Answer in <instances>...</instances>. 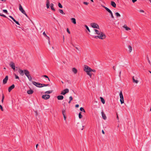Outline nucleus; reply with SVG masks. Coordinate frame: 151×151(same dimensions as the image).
I'll use <instances>...</instances> for the list:
<instances>
[{
    "label": "nucleus",
    "mask_w": 151,
    "mask_h": 151,
    "mask_svg": "<svg viewBox=\"0 0 151 151\" xmlns=\"http://www.w3.org/2000/svg\"><path fill=\"white\" fill-rule=\"evenodd\" d=\"M95 31L96 32V34L98 35L101 34L100 36H95L94 38L96 39L99 38L100 39H103L106 38V35H105L101 31H99L96 29H94Z\"/></svg>",
    "instance_id": "obj_1"
},
{
    "label": "nucleus",
    "mask_w": 151,
    "mask_h": 151,
    "mask_svg": "<svg viewBox=\"0 0 151 151\" xmlns=\"http://www.w3.org/2000/svg\"><path fill=\"white\" fill-rule=\"evenodd\" d=\"M91 70V68L87 65H84V70L86 73L89 76L90 78H91L92 76V74L90 73Z\"/></svg>",
    "instance_id": "obj_2"
},
{
    "label": "nucleus",
    "mask_w": 151,
    "mask_h": 151,
    "mask_svg": "<svg viewBox=\"0 0 151 151\" xmlns=\"http://www.w3.org/2000/svg\"><path fill=\"white\" fill-rule=\"evenodd\" d=\"M24 73L27 77L29 81H32V78L29 74V71L27 70H24Z\"/></svg>",
    "instance_id": "obj_3"
},
{
    "label": "nucleus",
    "mask_w": 151,
    "mask_h": 151,
    "mask_svg": "<svg viewBox=\"0 0 151 151\" xmlns=\"http://www.w3.org/2000/svg\"><path fill=\"white\" fill-rule=\"evenodd\" d=\"M102 6L105 9L108 11L109 13L111 15V17L112 18L114 19V16L113 15V13H112V12L107 7L104 6Z\"/></svg>",
    "instance_id": "obj_4"
},
{
    "label": "nucleus",
    "mask_w": 151,
    "mask_h": 151,
    "mask_svg": "<svg viewBox=\"0 0 151 151\" xmlns=\"http://www.w3.org/2000/svg\"><path fill=\"white\" fill-rule=\"evenodd\" d=\"M32 83L33 85L35 86H37V87H39V88H41V87H42V86H41L42 85V84H41V83H40L38 82H36L35 81H32Z\"/></svg>",
    "instance_id": "obj_5"
},
{
    "label": "nucleus",
    "mask_w": 151,
    "mask_h": 151,
    "mask_svg": "<svg viewBox=\"0 0 151 151\" xmlns=\"http://www.w3.org/2000/svg\"><path fill=\"white\" fill-rule=\"evenodd\" d=\"M91 26L93 28L99 29V25L95 23H92L91 24Z\"/></svg>",
    "instance_id": "obj_6"
},
{
    "label": "nucleus",
    "mask_w": 151,
    "mask_h": 151,
    "mask_svg": "<svg viewBox=\"0 0 151 151\" xmlns=\"http://www.w3.org/2000/svg\"><path fill=\"white\" fill-rule=\"evenodd\" d=\"M69 90L68 88H66L62 91L60 94L63 95H65V94L69 92Z\"/></svg>",
    "instance_id": "obj_7"
},
{
    "label": "nucleus",
    "mask_w": 151,
    "mask_h": 151,
    "mask_svg": "<svg viewBox=\"0 0 151 151\" xmlns=\"http://www.w3.org/2000/svg\"><path fill=\"white\" fill-rule=\"evenodd\" d=\"M9 65L11 68L14 70H15V67L14 63L13 62H11L9 64Z\"/></svg>",
    "instance_id": "obj_8"
},
{
    "label": "nucleus",
    "mask_w": 151,
    "mask_h": 151,
    "mask_svg": "<svg viewBox=\"0 0 151 151\" xmlns=\"http://www.w3.org/2000/svg\"><path fill=\"white\" fill-rule=\"evenodd\" d=\"M50 97V96L49 95H43L42 96V98L44 99H49Z\"/></svg>",
    "instance_id": "obj_9"
},
{
    "label": "nucleus",
    "mask_w": 151,
    "mask_h": 151,
    "mask_svg": "<svg viewBox=\"0 0 151 151\" xmlns=\"http://www.w3.org/2000/svg\"><path fill=\"white\" fill-rule=\"evenodd\" d=\"M8 79V76H6L5 78H4L3 80V83L4 84H5L6 83Z\"/></svg>",
    "instance_id": "obj_10"
},
{
    "label": "nucleus",
    "mask_w": 151,
    "mask_h": 151,
    "mask_svg": "<svg viewBox=\"0 0 151 151\" xmlns=\"http://www.w3.org/2000/svg\"><path fill=\"white\" fill-rule=\"evenodd\" d=\"M19 10L22 12L23 14L25 13V12L23 9L22 6L20 4L19 5Z\"/></svg>",
    "instance_id": "obj_11"
},
{
    "label": "nucleus",
    "mask_w": 151,
    "mask_h": 151,
    "mask_svg": "<svg viewBox=\"0 0 151 151\" xmlns=\"http://www.w3.org/2000/svg\"><path fill=\"white\" fill-rule=\"evenodd\" d=\"M15 87V86L14 84H13L10 86L8 88V91L9 92H10Z\"/></svg>",
    "instance_id": "obj_12"
},
{
    "label": "nucleus",
    "mask_w": 151,
    "mask_h": 151,
    "mask_svg": "<svg viewBox=\"0 0 151 151\" xmlns=\"http://www.w3.org/2000/svg\"><path fill=\"white\" fill-rule=\"evenodd\" d=\"M19 72L20 75L22 76H23L24 75V70H22L21 69H19Z\"/></svg>",
    "instance_id": "obj_13"
},
{
    "label": "nucleus",
    "mask_w": 151,
    "mask_h": 151,
    "mask_svg": "<svg viewBox=\"0 0 151 151\" xmlns=\"http://www.w3.org/2000/svg\"><path fill=\"white\" fill-rule=\"evenodd\" d=\"M57 98L58 100H62L63 99V96L62 95H59L57 96Z\"/></svg>",
    "instance_id": "obj_14"
},
{
    "label": "nucleus",
    "mask_w": 151,
    "mask_h": 151,
    "mask_svg": "<svg viewBox=\"0 0 151 151\" xmlns=\"http://www.w3.org/2000/svg\"><path fill=\"white\" fill-rule=\"evenodd\" d=\"M101 114L102 116L103 119L104 120H106V117L103 111L101 112Z\"/></svg>",
    "instance_id": "obj_15"
},
{
    "label": "nucleus",
    "mask_w": 151,
    "mask_h": 151,
    "mask_svg": "<svg viewBox=\"0 0 151 151\" xmlns=\"http://www.w3.org/2000/svg\"><path fill=\"white\" fill-rule=\"evenodd\" d=\"M123 27L126 30H130V29L129 27H127L126 24H124L123 26Z\"/></svg>",
    "instance_id": "obj_16"
},
{
    "label": "nucleus",
    "mask_w": 151,
    "mask_h": 151,
    "mask_svg": "<svg viewBox=\"0 0 151 151\" xmlns=\"http://www.w3.org/2000/svg\"><path fill=\"white\" fill-rule=\"evenodd\" d=\"M50 8L53 11H55V9L54 7V4L52 3L50 4Z\"/></svg>",
    "instance_id": "obj_17"
},
{
    "label": "nucleus",
    "mask_w": 151,
    "mask_h": 151,
    "mask_svg": "<svg viewBox=\"0 0 151 151\" xmlns=\"http://www.w3.org/2000/svg\"><path fill=\"white\" fill-rule=\"evenodd\" d=\"M46 7L47 9L49 8L50 7V2L49 1V0H47L46 1Z\"/></svg>",
    "instance_id": "obj_18"
},
{
    "label": "nucleus",
    "mask_w": 151,
    "mask_h": 151,
    "mask_svg": "<svg viewBox=\"0 0 151 151\" xmlns=\"http://www.w3.org/2000/svg\"><path fill=\"white\" fill-rule=\"evenodd\" d=\"M33 92V91L32 89L28 90L27 91V93L29 94H31Z\"/></svg>",
    "instance_id": "obj_19"
},
{
    "label": "nucleus",
    "mask_w": 151,
    "mask_h": 151,
    "mask_svg": "<svg viewBox=\"0 0 151 151\" xmlns=\"http://www.w3.org/2000/svg\"><path fill=\"white\" fill-rule=\"evenodd\" d=\"M71 22L74 24H76V19L74 18H73L71 19Z\"/></svg>",
    "instance_id": "obj_20"
},
{
    "label": "nucleus",
    "mask_w": 151,
    "mask_h": 151,
    "mask_svg": "<svg viewBox=\"0 0 151 151\" xmlns=\"http://www.w3.org/2000/svg\"><path fill=\"white\" fill-rule=\"evenodd\" d=\"M77 70L75 68H73L72 71L74 74H76L77 72Z\"/></svg>",
    "instance_id": "obj_21"
},
{
    "label": "nucleus",
    "mask_w": 151,
    "mask_h": 151,
    "mask_svg": "<svg viewBox=\"0 0 151 151\" xmlns=\"http://www.w3.org/2000/svg\"><path fill=\"white\" fill-rule=\"evenodd\" d=\"M111 4L113 7H116V4L115 3L114 1H112L111 2Z\"/></svg>",
    "instance_id": "obj_22"
},
{
    "label": "nucleus",
    "mask_w": 151,
    "mask_h": 151,
    "mask_svg": "<svg viewBox=\"0 0 151 151\" xmlns=\"http://www.w3.org/2000/svg\"><path fill=\"white\" fill-rule=\"evenodd\" d=\"M128 49H129V50H128L129 52H131L132 50V47L130 45H129L128 47Z\"/></svg>",
    "instance_id": "obj_23"
},
{
    "label": "nucleus",
    "mask_w": 151,
    "mask_h": 151,
    "mask_svg": "<svg viewBox=\"0 0 151 151\" xmlns=\"http://www.w3.org/2000/svg\"><path fill=\"white\" fill-rule=\"evenodd\" d=\"M132 80H133V81L134 83H138V81L137 80H136L134 79V76H133L132 77Z\"/></svg>",
    "instance_id": "obj_24"
},
{
    "label": "nucleus",
    "mask_w": 151,
    "mask_h": 151,
    "mask_svg": "<svg viewBox=\"0 0 151 151\" xmlns=\"http://www.w3.org/2000/svg\"><path fill=\"white\" fill-rule=\"evenodd\" d=\"M115 15L117 17H120V14L118 12H116L115 13Z\"/></svg>",
    "instance_id": "obj_25"
},
{
    "label": "nucleus",
    "mask_w": 151,
    "mask_h": 151,
    "mask_svg": "<svg viewBox=\"0 0 151 151\" xmlns=\"http://www.w3.org/2000/svg\"><path fill=\"white\" fill-rule=\"evenodd\" d=\"M82 112H80L78 114V117L79 119H81L82 118L83 116L81 115Z\"/></svg>",
    "instance_id": "obj_26"
},
{
    "label": "nucleus",
    "mask_w": 151,
    "mask_h": 151,
    "mask_svg": "<svg viewBox=\"0 0 151 151\" xmlns=\"http://www.w3.org/2000/svg\"><path fill=\"white\" fill-rule=\"evenodd\" d=\"M100 99H101V102H102V103L103 104H104L105 102V101H104V99L102 97H100Z\"/></svg>",
    "instance_id": "obj_27"
},
{
    "label": "nucleus",
    "mask_w": 151,
    "mask_h": 151,
    "mask_svg": "<svg viewBox=\"0 0 151 151\" xmlns=\"http://www.w3.org/2000/svg\"><path fill=\"white\" fill-rule=\"evenodd\" d=\"M119 96L120 99L121 98H123V96L122 91L119 93Z\"/></svg>",
    "instance_id": "obj_28"
},
{
    "label": "nucleus",
    "mask_w": 151,
    "mask_h": 151,
    "mask_svg": "<svg viewBox=\"0 0 151 151\" xmlns=\"http://www.w3.org/2000/svg\"><path fill=\"white\" fill-rule=\"evenodd\" d=\"M59 11L60 12V13L62 14H65V13L63 12V11L62 10L60 9H59Z\"/></svg>",
    "instance_id": "obj_29"
},
{
    "label": "nucleus",
    "mask_w": 151,
    "mask_h": 151,
    "mask_svg": "<svg viewBox=\"0 0 151 151\" xmlns=\"http://www.w3.org/2000/svg\"><path fill=\"white\" fill-rule=\"evenodd\" d=\"M120 101L121 104H122L124 103V99L123 98H121L120 99Z\"/></svg>",
    "instance_id": "obj_30"
},
{
    "label": "nucleus",
    "mask_w": 151,
    "mask_h": 151,
    "mask_svg": "<svg viewBox=\"0 0 151 151\" xmlns=\"http://www.w3.org/2000/svg\"><path fill=\"white\" fill-rule=\"evenodd\" d=\"M80 110L81 111H82L83 112H85V110L84 109H83V107H81L80 108Z\"/></svg>",
    "instance_id": "obj_31"
},
{
    "label": "nucleus",
    "mask_w": 151,
    "mask_h": 151,
    "mask_svg": "<svg viewBox=\"0 0 151 151\" xmlns=\"http://www.w3.org/2000/svg\"><path fill=\"white\" fill-rule=\"evenodd\" d=\"M42 77H44L45 78H47L48 79V80L49 81H50V80L47 76L45 75H43L42 76Z\"/></svg>",
    "instance_id": "obj_32"
},
{
    "label": "nucleus",
    "mask_w": 151,
    "mask_h": 151,
    "mask_svg": "<svg viewBox=\"0 0 151 151\" xmlns=\"http://www.w3.org/2000/svg\"><path fill=\"white\" fill-rule=\"evenodd\" d=\"M85 27L86 28V29L88 30V31L89 32H90V29H89L88 27L86 25H85Z\"/></svg>",
    "instance_id": "obj_33"
},
{
    "label": "nucleus",
    "mask_w": 151,
    "mask_h": 151,
    "mask_svg": "<svg viewBox=\"0 0 151 151\" xmlns=\"http://www.w3.org/2000/svg\"><path fill=\"white\" fill-rule=\"evenodd\" d=\"M58 6L60 8H63L62 5L60 3H58Z\"/></svg>",
    "instance_id": "obj_34"
},
{
    "label": "nucleus",
    "mask_w": 151,
    "mask_h": 151,
    "mask_svg": "<svg viewBox=\"0 0 151 151\" xmlns=\"http://www.w3.org/2000/svg\"><path fill=\"white\" fill-rule=\"evenodd\" d=\"M52 92V91H48L45 92V93L47 94L50 93Z\"/></svg>",
    "instance_id": "obj_35"
},
{
    "label": "nucleus",
    "mask_w": 151,
    "mask_h": 151,
    "mask_svg": "<svg viewBox=\"0 0 151 151\" xmlns=\"http://www.w3.org/2000/svg\"><path fill=\"white\" fill-rule=\"evenodd\" d=\"M46 37V39H47L48 41L49 44H50V37H49L47 36Z\"/></svg>",
    "instance_id": "obj_36"
},
{
    "label": "nucleus",
    "mask_w": 151,
    "mask_h": 151,
    "mask_svg": "<svg viewBox=\"0 0 151 151\" xmlns=\"http://www.w3.org/2000/svg\"><path fill=\"white\" fill-rule=\"evenodd\" d=\"M49 84H42V85L41 86H42V87L44 86H49Z\"/></svg>",
    "instance_id": "obj_37"
},
{
    "label": "nucleus",
    "mask_w": 151,
    "mask_h": 151,
    "mask_svg": "<svg viewBox=\"0 0 151 151\" xmlns=\"http://www.w3.org/2000/svg\"><path fill=\"white\" fill-rule=\"evenodd\" d=\"M65 110L64 109H63L62 110V112L63 115H65Z\"/></svg>",
    "instance_id": "obj_38"
},
{
    "label": "nucleus",
    "mask_w": 151,
    "mask_h": 151,
    "mask_svg": "<svg viewBox=\"0 0 151 151\" xmlns=\"http://www.w3.org/2000/svg\"><path fill=\"white\" fill-rule=\"evenodd\" d=\"M18 25H20V24H19V23L18 22L16 21L15 20L14 21Z\"/></svg>",
    "instance_id": "obj_39"
},
{
    "label": "nucleus",
    "mask_w": 151,
    "mask_h": 151,
    "mask_svg": "<svg viewBox=\"0 0 151 151\" xmlns=\"http://www.w3.org/2000/svg\"><path fill=\"white\" fill-rule=\"evenodd\" d=\"M3 12L6 13V14L8 13V12L6 9H4L3 10Z\"/></svg>",
    "instance_id": "obj_40"
},
{
    "label": "nucleus",
    "mask_w": 151,
    "mask_h": 151,
    "mask_svg": "<svg viewBox=\"0 0 151 151\" xmlns=\"http://www.w3.org/2000/svg\"><path fill=\"white\" fill-rule=\"evenodd\" d=\"M14 76L16 79H18L19 80V77L17 75L15 74Z\"/></svg>",
    "instance_id": "obj_41"
},
{
    "label": "nucleus",
    "mask_w": 151,
    "mask_h": 151,
    "mask_svg": "<svg viewBox=\"0 0 151 151\" xmlns=\"http://www.w3.org/2000/svg\"><path fill=\"white\" fill-rule=\"evenodd\" d=\"M9 17L12 19L13 21H14L15 20L12 16H11L9 15Z\"/></svg>",
    "instance_id": "obj_42"
},
{
    "label": "nucleus",
    "mask_w": 151,
    "mask_h": 151,
    "mask_svg": "<svg viewBox=\"0 0 151 151\" xmlns=\"http://www.w3.org/2000/svg\"><path fill=\"white\" fill-rule=\"evenodd\" d=\"M72 45L74 47H75V48L78 51H79V48L77 47H75L73 44Z\"/></svg>",
    "instance_id": "obj_43"
},
{
    "label": "nucleus",
    "mask_w": 151,
    "mask_h": 151,
    "mask_svg": "<svg viewBox=\"0 0 151 151\" xmlns=\"http://www.w3.org/2000/svg\"><path fill=\"white\" fill-rule=\"evenodd\" d=\"M0 109L2 111H3V109L2 106L0 104Z\"/></svg>",
    "instance_id": "obj_44"
},
{
    "label": "nucleus",
    "mask_w": 151,
    "mask_h": 151,
    "mask_svg": "<svg viewBox=\"0 0 151 151\" xmlns=\"http://www.w3.org/2000/svg\"><path fill=\"white\" fill-rule=\"evenodd\" d=\"M69 100H70V101H71L73 100V98H72V96H70L69 97Z\"/></svg>",
    "instance_id": "obj_45"
},
{
    "label": "nucleus",
    "mask_w": 151,
    "mask_h": 151,
    "mask_svg": "<svg viewBox=\"0 0 151 151\" xmlns=\"http://www.w3.org/2000/svg\"><path fill=\"white\" fill-rule=\"evenodd\" d=\"M43 35L46 37L47 36V35H46V33H45V32H44L43 33Z\"/></svg>",
    "instance_id": "obj_46"
},
{
    "label": "nucleus",
    "mask_w": 151,
    "mask_h": 151,
    "mask_svg": "<svg viewBox=\"0 0 151 151\" xmlns=\"http://www.w3.org/2000/svg\"><path fill=\"white\" fill-rule=\"evenodd\" d=\"M67 32H68V33L69 34H70V31H69V29L68 28H67Z\"/></svg>",
    "instance_id": "obj_47"
},
{
    "label": "nucleus",
    "mask_w": 151,
    "mask_h": 151,
    "mask_svg": "<svg viewBox=\"0 0 151 151\" xmlns=\"http://www.w3.org/2000/svg\"><path fill=\"white\" fill-rule=\"evenodd\" d=\"M83 4L86 5H88V3L86 2H84L83 3Z\"/></svg>",
    "instance_id": "obj_48"
},
{
    "label": "nucleus",
    "mask_w": 151,
    "mask_h": 151,
    "mask_svg": "<svg viewBox=\"0 0 151 151\" xmlns=\"http://www.w3.org/2000/svg\"><path fill=\"white\" fill-rule=\"evenodd\" d=\"M139 12H143L144 13V11L143 10H140L139 11Z\"/></svg>",
    "instance_id": "obj_49"
},
{
    "label": "nucleus",
    "mask_w": 151,
    "mask_h": 151,
    "mask_svg": "<svg viewBox=\"0 0 151 151\" xmlns=\"http://www.w3.org/2000/svg\"><path fill=\"white\" fill-rule=\"evenodd\" d=\"M1 16H2L5 18H7L6 17L5 15L3 14H2V15H1Z\"/></svg>",
    "instance_id": "obj_50"
},
{
    "label": "nucleus",
    "mask_w": 151,
    "mask_h": 151,
    "mask_svg": "<svg viewBox=\"0 0 151 151\" xmlns=\"http://www.w3.org/2000/svg\"><path fill=\"white\" fill-rule=\"evenodd\" d=\"M147 60L148 61V63H149L150 64V60L149 59V58H147Z\"/></svg>",
    "instance_id": "obj_51"
},
{
    "label": "nucleus",
    "mask_w": 151,
    "mask_h": 151,
    "mask_svg": "<svg viewBox=\"0 0 151 151\" xmlns=\"http://www.w3.org/2000/svg\"><path fill=\"white\" fill-rule=\"evenodd\" d=\"M91 71H92L93 72H96V70L94 69H91Z\"/></svg>",
    "instance_id": "obj_52"
},
{
    "label": "nucleus",
    "mask_w": 151,
    "mask_h": 151,
    "mask_svg": "<svg viewBox=\"0 0 151 151\" xmlns=\"http://www.w3.org/2000/svg\"><path fill=\"white\" fill-rule=\"evenodd\" d=\"M137 1V0H132V2H133V3H134L136 1Z\"/></svg>",
    "instance_id": "obj_53"
},
{
    "label": "nucleus",
    "mask_w": 151,
    "mask_h": 151,
    "mask_svg": "<svg viewBox=\"0 0 151 151\" xmlns=\"http://www.w3.org/2000/svg\"><path fill=\"white\" fill-rule=\"evenodd\" d=\"M79 106V105L78 104H76L75 106V107L76 108L78 107Z\"/></svg>",
    "instance_id": "obj_54"
},
{
    "label": "nucleus",
    "mask_w": 151,
    "mask_h": 151,
    "mask_svg": "<svg viewBox=\"0 0 151 151\" xmlns=\"http://www.w3.org/2000/svg\"><path fill=\"white\" fill-rule=\"evenodd\" d=\"M62 104L64 106H65V102H64Z\"/></svg>",
    "instance_id": "obj_55"
},
{
    "label": "nucleus",
    "mask_w": 151,
    "mask_h": 151,
    "mask_svg": "<svg viewBox=\"0 0 151 151\" xmlns=\"http://www.w3.org/2000/svg\"><path fill=\"white\" fill-rule=\"evenodd\" d=\"M63 116H64V120H65L66 119V117L65 116V115H63Z\"/></svg>",
    "instance_id": "obj_56"
},
{
    "label": "nucleus",
    "mask_w": 151,
    "mask_h": 151,
    "mask_svg": "<svg viewBox=\"0 0 151 151\" xmlns=\"http://www.w3.org/2000/svg\"><path fill=\"white\" fill-rule=\"evenodd\" d=\"M102 133L103 134H104V131L103 130H102Z\"/></svg>",
    "instance_id": "obj_57"
},
{
    "label": "nucleus",
    "mask_w": 151,
    "mask_h": 151,
    "mask_svg": "<svg viewBox=\"0 0 151 151\" xmlns=\"http://www.w3.org/2000/svg\"><path fill=\"white\" fill-rule=\"evenodd\" d=\"M4 99V95H3L2 97V99Z\"/></svg>",
    "instance_id": "obj_58"
},
{
    "label": "nucleus",
    "mask_w": 151,
    "mask_h": 151,
    "mask_svg": "<svg viewBox=\"0 0 151 151\" xmlns=\"http://www.w3.org/2000/svg\"><path fill=\"white\" fill-rule=\"evenodd\" d=\"M24 14V15H25L27 17H27V14L26 13H25H25H24V14Z\"/></svg>",
    "instance_id": "obj_59"
},
{
    "label": "nucleus",
    "mask_w": 151,
    "mask_h": 151,
    "mask_svg": "<svg viewBox=\"0 0 151 151\" xmlns=\"http://www.w3.org/2000/svg\"><path fill=\"white\" fill-rule=\"evenodd\" d=\"M113 69L114 70H115V66H113Z\"/></svg>",
    "instance_id": "obj_60"
},
{
    "label": "nucleus",
    "mask_w": 151,
    "mask_h": 151,
    "mask_svg": "<svg viewBox=\"0 0 151 151\" xmlns=\"http://www.w3.org/2000/svg\"><path fill=\"white\" fill-rule=\"evenodd\" d=\"M38 144L36 145V148H37V147L38 146Z\"/></svg>",
    "instance_id": "obj_61"
},
{
    "label": "nucleus",
    "mask_w": 151,
    "mask_h": 151,
    "mask_svg": "<svg viewBox=\"0 0 151 151\" xmlns=\"http://www.w3.org/2000/svg\"><path fill=\"white\" fill-rule=\"evenodd\" d=\"M71 101H70V100H69V101H68V103L70 104V103Z\"/></svg>",
    "instance_id": "obj_62"
},
{
    "label": "nucleus",
    "mask_w": 151,
    "mask_h": 151,
    "mask_svg": "<svg viewBox=\"0 0 151 151\" xmlns=\"http://www.w3.org/2000/svg\"><path fill=\"white\" fill-rule=\"evenodd\" d=\"M4 100V99H2L1 102H2V103H3V102Z\"/></svg>",
    "instance_id": "obj_63"
},
{
    "label": "nucleus",
    "mask_w": 151,
    "mask_h": 151,
    "mask_svg": "<svg viewBox=\"0 0 151 151\" xmlns=\"http://www.w3.org/2000/svg\"><path fill=\"white\" fill-rule=\"evenodd\" d=\"M90 0L92 2H93V0Z\"/></svg>",
    "instance_id": "obj_64"
}]
</instances>
